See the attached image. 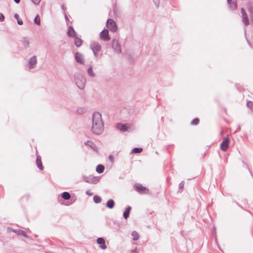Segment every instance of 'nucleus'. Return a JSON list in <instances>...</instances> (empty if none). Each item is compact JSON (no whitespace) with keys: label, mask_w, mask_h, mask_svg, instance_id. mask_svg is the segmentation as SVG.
I'll return each mask as SVG.
<instances>
[{"label":"nucleus","mask_w":253,"mask_h":253,"mask_svg":"<svg viewBox=\"0 0 253 253\" xmlns=\"http://www.w3.org/2000/svg\"><path fill=\"white\" fill-rule=\"evenodd\" d=\"M103 126L101 114L98 112H94L92 115L91 131L94 134H100L103 131Z\"/></svg>","instance_id":"f257e3e1"},{"label":"nucleus","mask_w":253,"mask_h":253,"mask_svg":"<svg viewBox=\"0 0 253 253\" xmlns=\"http://www.w3.org/2000/svg\"><path fill=\"white\" fill-rule=\"evenodd\" d=\"M74 80L79 88L84 89L86 84V79L84 76L80 73H76L74 75Z\"/></svg>","instance_id":"f03ea898"},{"label":"nucleus","mask_w":253,"mask_h":253,"mask_svg":"<svg viewBox=\"0 0 253 253\" xmlns=\"http://www.w3.org/2000/svg\"><path fill=\"white\" fill-rule=\"evenodd\" d=\"M83 179L84 181L89 184H96L99 181L98 177L92 175L83 176Z\"/></svg>","instance_id":"7ed1b4c3"},{"label":"nucleus","mask_w":253,"mask_h":253,"mask_svg":"<svg viewBox=\"0 0 253 253\" xmlns=\"http://www.w3.org/2000/svg\"><path fill=\"white\" fill-rule=\"evenodd\" d=\"M112 47L115 53L120 54L122 52L121 45L117 40L114 39L112 41Z\"/></svg>","instance_id":"20e7f679"},{"label":"nucleus","mask_w":253,"mask_h":253,"mask_svg":"<svg viewBox=\"0 0 253 253\" xmlns=\"http://www.w3.org/2000/svg\"><path fill=\"white\" fill-rule=\"evenodd\" d=\"M107 26L109 30L113 32H115L117 30V27L116 23L111 19L107 20Z\"/></svg>","instance_id":"39448f33"},{"label":"nucleus","mask_w":253,"mask_h":253,"mask_svg":"<svg viewBox=\"0 0 253 253\" xmlns=\"http://www.w3.org/2000/svg\"><path fill=\"white\" fill-rule=\"evenodd\" d=\"M116 127L122 132H126L130 127V125L129 124H124L120 123L117 124Z\"/></svg>","instance_id":"423d86ee"},{"label":"nucleus","mask_w":253,"mask_h":253,"mask_svg":"<svg viewBox=\"0 0 253 253\" xmlns=\"http://www.w3.org/2000/svg\"><path fill=\"white\" fill-rule=\"evenodd\" d=\"M37 63V59L36 56H33L30 58L28 62L27 67L29 69L34 68Z\"/></svg>","instance_id":"0eeeda50"},{"label":"nucleus","mask_w":253,"mask_h":253,"mask_svg":"<svg viewBox=\"0 0 253 253\" xmlns=\"http://www.w3.org/2000/svg\"><path fill=\"white\" fill-rule=\"evenodd\" d=\"M135 190L140 193H147L148 190L145 187L143 186L139 183H136L134 185Z\"/></svg>","instance_id":"6e6552de"},{"label":"nucleus","mask_w":253,"mask_h":253,"mask_svg":"<svg viewBox=\"0 0 253 253\" xmlns=\"http://www.w3.org/2000/svg\"><path fill=\"white\" fill-rule=\"evenodd\" d=\"M100 38L104 41H107L110 40L109 37V32L107 29L103 30L100 34Z\"/></svg>","instance_id":"1a4fd4ad"},{"label":"nucleus","mask_w":253,"mask_h":253,"mask_svg":"<svg viewBox=\"0 0 253 253\" xmlns=\"http://www.w3.org/2000/svg\"><path fill=\"white\" fill-rule=\"evenodd\" d=\"M75 58L76 62L81 64L84 63V58L83 55L79 52H76L75 54Z\"/></svg>","instance_id":"9d476101"},{"label":"nucleus","mask_w":253,"mask_h":253,"mask_svg":"<svg viewBox=\"0 0 253 253\" xmlns=\"http://www.w3.org/2000/svg\"><path fill=\"white\" fill-rule=\"evenodd\" d=\"M229 139L228 138L225 139L220 144V149L225 151L229 147Z\"/></svg>","instance_id":"9b49d317"},{"label":"nucleus","mask_w":253,"mask_h":253,"mask_svg":"<svg viewBox=\"0 0 253 253\" xmlns=\"http://www.w3.org/2000/svg\"><path fill=\"white\" fill-rule=\"evenodd\" d=\"M227 3L232 10H236L237 8V4L236 0H227Z\"/></svg>","instance_id":"f8f14e48"},{"label":"nucleus","mask_w":253,"mask_h":253,"mask_svg":"<svg viewBox=\"0 0 253 253\" xmlns=\"http://www.w3.org/2000/svg\"><path fill=\"white\" fill-rule=\"evenodd\" d=\"M90 48L92 50H95V51H99L101 47V45L96 42H93L90 45Z\"/></svg>","instance_id":"ddd939ff"},{"label":"nucleus","mask_w":253,"mask_h":253,"mask_svg":"<svg viewBox=\"0 0 253 253\" xmlns=\"http://www.w3.org/2000/svg\"><path fill=\"white\" fill-rule=\"evenodd\" d=\"M96 242L98 244L101 245L100 247L101 249H102L103 250H105L106 249L107 247L105 245V240L103 238H101V237L98 238L97 239Z\"/></svg>","instance_id":"4468645a"},{"label":"nucleus","mask_w":253,"mask_h":253,"mask_svg":"<svg viewBox=\"0 0 253 253\" xmlns=\"http://www.w3.org/2000/svg\"><path fill=\"white\" fill-rule=\"evenodd\" d=\"M21 42L25 48H28L30 46V39L28 38H24L22 40Z\"/></svg>","instance_id":"2eb2a0df"},{"label":"nucleus","mask_w":253,"mask_h":253,"mask_svg":"<svg viewBox=\"0 0 253 253\" xmlns=\"http://www.w3.org/2000/svg\"><path fill=\"white\" fill-rule=\"evenodd\" d=\"M84 144L85 145H88L94 151H97V147L93 142L90 141H87L85 142Z\"/></svg>","instance_id":"dca6fc26"},{"label":"nucleus","mask_w":253,"mask_h":253,"mask_svg":"<svg viewBox=\"0 0 253 253\" xmlns=\"http://www.w3.org/2000/svg\"><path fill=\"white\" fill-rule=\"evenodd\" d=\"M68 35L69 37H71L72 38H74L76 37V32H75L73 27H72L71 26H70L69 27L68 30Z\"/></svg>","instance_id":"f3484780"},{"label":"nucleus","mask_w":253,"mask_h":253,"mask_svg":"<svg viewBox=\"0 0 253 253\" xmlns=\"http://www.w3.org/2000/svg\"><path fill=\"white\" fill-rule=\"evenodd\" d=\"M36 163H37V167H38V168L40 170H42L43 169V167L42 165L41 157L39 156H37V157Z\"/></svg>","instance_id":"a211bd4d"},{"label":"nucleus","mask_w":253,"mask_h":253,"mask_svg":"<svg viewBox=\"0 0 253 253\" xmlns=\"http://www.w3.org/2000/svg\"><path fill=\"white\" fill-rule=\"evenodd\" d=\"M131 209V207L128 206L123 213V216L125 219H127L129 217V212Z\"/></svg>","instance_id":"6ab92c4d"},{"label":"nucleus","mask_w":253,"mask_h":253,"mask_svg":"<svg viewBox=\"0 0 253 253\" xmlns=\"http://www.w3.org/2000/svg\"><path fill=\"white\" fill-rule=\"evenodd\" d=\"M114 206L115 202L112 199L108 200L106 203V207L110 209H113L114 207Z\"/></svg>","instance_id":"aec40b11"},{"label":"nucleus","mask_w":253,"mask_h":253,"mask_svg":"<svg viewBox=\"0 0 253 253\" xmlns=\"http://www.w3.org/2000/svg\"><path fill=\"white\" fill-rule=\"evenodd\" d=\"M61 197L65 200H68L70 199L71 195L69 192H64L61 194Z\"/></svg>","instance_id":"412c9836"},{"label":"nucleus","mask_w":253,"mask_h":253,"mask_svg":"<svg viewBox=\"0 0 253 253\" xmlns=\"http://www.w3.org/2000/svg\"><path fill=\"white\" fill-rule=\"evenodd\" d=\"M75 38V44L77 47H80L82 44V40L78 38V37H74Z\"/></svg>","instance_id":"4be33fe9"},{"label":"nucleus","mask_w":253,"mask_h":253,"mask_svg":"<svg viewBox=\"0 0 253 253\" xmlns=\"http://www.w3.org/2000/svg\"><path fill=\"white\" fill-rule=\"evenodd\" d=\"M242 18H243L242 20H243L244 24L246 26L248 25L249 24V21L248 19L247 14H245L242 15Z\"/></svg>","instance_id":"5701e85b"},{"label":"nucleus","mask_w":253,"mask_h":253,"mask_svg":"<svg viewBox=\"0 0 253 253\" xmlns=\"http://www.w3.org/2000/svg\"><path fill=\"white\" fill-rule=\"evenodd\" d=\"M104 167L102 165H97L96 170L98 173H101L104 171Z\"/></svg>","instance_id":"b1692460"},{"label":"nucleus","mask_w":253,"mask_h":253,"mask_svg":"<svg viewBox=\"0 0 253 253\" xmlns=\"http://www.w3.org/2000/svg\"><path fill=\"white\" fill-rule=\"evenodd\" d=\"M77 112L79 114H84L86 112V109L84 107H79L77 109Z\"/></svg>","instance_id":"393cba45"},{"label":"nucleus","mask_w":253,"mask_h":253,"mask_svg":"<svg viewBox=\"0 0 253 253\" xmlns=\"http://www.w3.org/2000/svg\"><path fill=\"white\" fill-rule=\"evenodd\" d=\"M131 235L133 236V240H134V241L138 240L139 238V234L135 231H133L132 232Z\"/></svg>","instance_id":"a878e982"},{"label":"nucleus","mask_w":253,"mask_h":253,"mask_svg":"<svg viewBox=\"0 0 253 253\" xmlns=\"http://www.w3.org/2000/svg\"><path fill=\"white\" fill-rule=\"evenodd\" d=\"M142 150H143V149L142 148L136 147V148H133L131 150V152L134 153H140L142 151Z\"/></svg>","instance_id":"bb28decb"},{"label":"nucleus","mask_w":253,"mask_h":253,"mask_svg":"<svg viewBox=\"0 0 253 253\" xmlns=\"http://www.w3.org/2000/svg\"><path fill=\"white\" fill-rule=\"evenodd\" d=\"M93 202L96 204L99 203L101 202V198L97 195H95L93 197Z\"/></svg>","instance_id":"cd10ccee"},{"label":"nucleus","mask_w":253,"mask_h":253,"mask_svg":"<svg viewBox=\"0 0 253 253\" xmlns=\"http://www.w3.org/2000/svg\"><path fill=\"white\" fill-rule=\"evenodd\" d=\"M87 74L91 77H94L95 76V73H94L92 67H89L87 69Z\"/></svg>","instance_id":"c85d7f7f"},{"label":"nucleus","mask_w":253,"mask_h":253,"mask_svg":"<svg viewBox=\"0 0 253 253\" xmlns=\"http://www.w3.org/2000/svg\"><path fill=\"white\" fill-rule=\"evenodd\" d=\"M14 17L15 19H16L17 23L19 25H22L23 24V21L19 18V15L18 14H15Z\"/></svg>","instance_id":"c756f323"},{"label":"nucleus","mask_w":253,"mask_h":253,"mask_svg":"<svg viewBox=\"0 0 253 253\" xmlns=\"http://www.w3.org/2000/svg\"><path fill=\"white\" fill-rule=\"evenodd\" d=\"M34 22L35 23H36L38 25H40L41 24V20H40V17L39 15H37L34 19Z\"/></svg>","instance_id":"7c9ffc66"},{"label":"nucleus","mask_w":253,"mask_h":253,"mask_svg":"<svg viewBox=\"0 0 253 253\" xmlns=\"http://www.w3.org/2000/svg\"><path fill=\"white\" fill-rule=\"evenodd\" d=\"M248 108H250L252 111H253V102L249 101L247 103Z\"/></svg>","instance_id":"2f4dec72"},{"label":"nucleus","mask_w":253,"mask_h":253,"mask_svg":"<svg viewBox=\"0 0 253 253\" xmlns=\"http://www.w3.org/2000/svg\"><path fill=\"white\" fill-rule=\"evenodd\" d=\"M199 123V120L198 118H195L191 122V125H197Z\"/></svg>","instance_id":"473e14b6"},{"label":"nucleus","mask_w":253,"mask_h":253,"mask_svg":"<svg viewBox=\"0 0 253 253\" xmlns=\"http://www.w3.org/2000/svg\"><path fill=\"white\" fill-rule=\"evenodd\" d=\"M184 182L183 181H182L178 185V188L179 189H182L184 187Z\"/></svg>","instance_id":"72a5a7b5"},{"label":"nucleus","mask_w":253,"mask_h":253,"mask_svg":"<svg viewBox=\"0 0 253 253\" xmlns=\"http://www.w3.org/2000/svg\"><path fill=\"white\" fill-rule=\"evenodd\" d=\"M31 0L35 5L39 4L41 1V0Z\"/></svg>","instance_id":"f704fd0d"},{"label":"nucleus","mask_w":253,"mask_h":253,"mask_svg":"<svg viewBox=\"0 0 253 253\" xmlns=\"http://www.w3.org/2000/svg\"><path fill=\"white\" fill-rule=\"evenodd\" d=\"M4 20V16L3 14L1 13H0V21L2 22Z\"/></svg>","instance_id":"c9c22d12"},{"label":"nucleus","mask_w":253,"mask_h":253,"mask_svg":"<svg viewBox=\"0 0 253 253\" xmlns=\"http://www.w3.org/2000/svg\"><path fill=\"white\" fill-rule=\"evenodd\" d=\"M21 234L24 237H27L26 232L24 231L21 230L20 231Z\"/></svg>","instance_id":"e433bc0d"},{"label":"nucleus","mask_w":253,"mask_h":253,"mask_svg":"<svg viewBox=\"0 0 253 253\" xmlns=\"http://www.w3.org/2000/svg\"><path fill=\"white\" fill-rule=\"evenodd\" d=\"M109 160L111 162H113V161H114V158H113V156H112V155H110L109 156Z\"/></svg>","instance_id":"4c0bfd02"},{"label":"nucleus","mask_w":253,"mask_h":253,"mask_svg":"<svg viewBox=\"0 0 253 253\" xmlns=\"http://www.w3.org/2000/svg\"><path fill=\"white\" fill-rule=\"evenodd\" d=\"M241 13H242V15L246 14L245 10L244 9V8H241Z\"/></svg>","instance_id":"58836bf2"},{"label":"nucleus","mask_w":253,"mask_h":253,"mask_svg":"<svg viewBox=\"0 0 253 253\" xmlns=\"http://www.w3.org/2000/svg\"><path fill=\"white\" fill-rule=\"evenodd\" d=\"M86 194L89 196H91V195H93V193H90L89 191H86Z\"/></svg>","instance_id":"ea45409f"},{"label":"nucleus","mask_w":253,"mask_h":253,"mask_svg":"<svg viewBox=\"0 0 253 253\" xmlns=\"http://www.w3.org/2000/svg\"><path fill=\"white\" fill-rule=\"evenodd\" d=\"M93 52V54L95 56H96L97 55V52L98 51H95V50H92Z\"/></svg>","instance_id":"a19ab883"},{"label":"nucleus","mask_w":253,"mask_h":253,"mask_svg":"<svg viewBox=\"0 0 253 253\" xmlns=\"http://www.w3.org/2000/svg\"><path fill=\"white\" fill-rule=\"evenodd\" d=\"M16 3H19L20 1V0H13Z\"/></svg>","instance_id":"79ce46f5"},{"label":"nucleus","mask_w":253,"mask_h":253,"mask_svg":"<svg viewBox=\"0 0 253 253\" xmlns=\"http://www.w3.org/2000/svg\"><path fill=\"white\" fill-rule=\"evenodd\" d=\"M154 2L155 3L156 6H157V7H159V4H158V5H157V0H154Z\"/></svg>","instance_id":"37998d69"},{"label":"nucleus","mask_w":253,"mask_h":253,"mask_svg":"<svg viewBox=\"0 0 253 253\" xmlns=\"http://www.w3.org/2000/svg\"><path fill=\"white\" fill-rule=\"evenodd\" d=\"M65 18L66 20H68V18L66 14H65Z\"/></svg>","instance_id":"c03bdc74"},{"label":"nucleus","mask_w":253,"mask_h":253,"mask_svg":"<svg viewBox=\"0 0 253 253\" xmlns=\"http://www.w3.org/2000/svg\"><path fill=\"white\" fill-rule=\"evenodd\" d=\"M62 8H63V9H65V7H64V6H62Z\"/></svg>","instance_id":"a18cd8bd"},{"label":"nucleus","mask_w":253,"mask_h":253,"mask_svg":"<svg viewBox=\"0 0 253 253\" xmlns=\"http://www.w3.org/2000/svg\"><path fill=\"white\" fill-rule=\"evenodd\" d=\"M136 250H137V249H135V252H137V251H136Z\"/></svg>","instance_id":"49530a36"}]
</instances>
